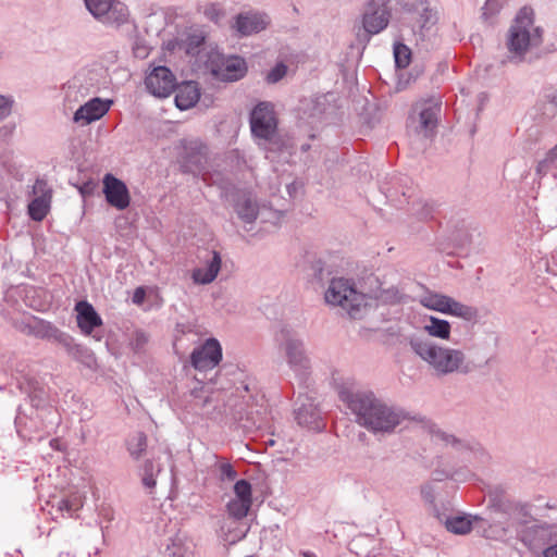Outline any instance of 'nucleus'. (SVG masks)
<instances>
[{"label":"nucleus","instance_id":"1","mask_svg":"<svg viewBox=\"0 0 557 557\" xmlns=\"http://www.w3.org/2000/svg\"><path fill=\"white\" fill-rule=\"evenodd\" d=\"M339 398L357 416L361 425L374 432H389L399 423V416L372 394H352L342 389Z\"/></svg>","mask_w":557,"mask_h":557},{"label":"nucleus","instance_id":"2","mask_svg":"<svg viewBox=\"0 0 557 557\" xmlns=\"http://www.w3.org/2000/svg\"><path fill=\"white\" fill-rule=\"evenodd\" d=\"M13 326L21 333L38 339H46L61 345L70 356L75 358L83 355L85 348L76 344L67 333L58 329L54 324L35 315H25L13 320Z\"/></svg>","mask_w":557,"mask_h":557},{"label":"nucleus","instance_id":"3","mask_svg":"<svg viewBox=\"0 0 557 557\" xmlns=\"http://www.w3.org/2000/svg\"><path fill=\"white\" fill-rule=\"evenodd\" d=\"M533 10L523 7L517 14L508 34L507 46L516 57H523L531 46L542 42V30L533 25Z\"/></svg>","mask_w":557,"mask_h":557},{"label":"nucleus","instance_id":"4","mask_svg":"<svg viewBox=\"0 0 557 557\" xmlns=\"http://www.w3.org/2000/svg\"><path fill=\"white\" fill-rule=\"evenodd\" d=\"M510 528H513L521 542L532 552L542 549L552 539V533L557 529L554 527L537 525L531 522V515L527 505L516 507L510 513Z\"/></svg>","mask_w":557,"mask_h":557},{"label":"nucleus","instance_id":"5","mask_svg":"<svg viewBox=\"0 0 557 557\" xmlns=\"http://www.w3.org/2000/svg\"><path fill=\"white\" fill-rule=\"evenodd\" d=\"M411 346L437 373H453L462 368L465 355L460 350L441 347L429 341H412Z\"/></svg>","mask_w":557,"mask_h":557},{"label":"nucleus","instance_id":"6","mask_svg":"<svg viewBox=\"0 0 557 557\" xmlns=\"http://www.w3.org/2000/svg\"><path fill=\"white\" fill-rule=\"evenodd\" d=\"M236 498L226 505L227 515L222 521L220 536L225 546H231L244 539L242 529L244 519V479L236 481L234 485Z\"/></svg>","mask_w":557,"mask_h":557},{"label":"nucleus","instance_id":"7","mask_svg":"<svg viewBox=\"0 0 557 557\" xmlns=\"http://www.w3.org/2000/svg\"><path fill=\"white\" fill-rule=\"evenodd\" d=\"M325 301L343 308L351 318H357L366 307V296L345 278L331 281L325 292Z\"/></svg>","mask_w":557,"mask_h":557},{"label":"nucleus","instance_id":"8","mask_svg":"<svg viewBox=\"0 0 557 557\" xmlns=\"http://www.w3.org/2000/svg\"><path fill=\"white\" fill-rule=\"evenodd\" d=\"M277 123L271 102H260L250 114L251 134L258 140L272 141L276 135Z\"/></svg>","mask_w":557,"mask_h":557},{"label":"nucleus","instance_id":"9","mask_svg":"<svg viewBox=\"0 0 557 557\" xmlns=\"http://www.w3.org/2000/svg\"><path fill=\"white\" fill-rule=\"evenodd\" d=\"M206 67L212 76L223 82L242 77V60L235 55H225L216 49L208 53Z\"/></svg>","mask_w":557,"mask_h":557},{"label":"nucleus","instance_id":"10","mask_svg":"<svg viewBox=\"0 0 557 557\" xmlns=\"http://www.w3.org/2000/svg\"><path fill=\"white\" fill-rule=\"evenodd\" d=\"M89 13L103 24L121 25L127 21L128 9L120 0H84Z\"/></svg>","mask_w":557,"mask_h":557},{"label":"nucleus","instance_id":"11","mask_svg":"<svg viewBox=\"0 0 557 557\" xmlns=\"http://www.w3.org/2000/svg\"><path fill=\"white\" fill-rule=\"evenodd\" d=\"M222 360V347L218 339L211 337L194 348L190 354V363L198 371H209Z\"/></svg>","mask_w":557,"mask_h":557},{"label":"nucleus","instance_id":"12","mask_svg":"<svg viewBox=\"0 0 557 557\" xmlns=\"http://www.w3.org/2000/svg\"><path fill=\"white\" fill-rule=\"evenodd\" d=\"M33 200L28 203V215L36 222L42 221L50 211L52 189L47 181L37 178L33 185Z\"/></svg>","mask_w":557,"mask_h":557},{"label":"nucleus","instance_id":"13","mask_svg":"<svg viewBox=\"0 0 557 557\" xmlns=\"http://www.w3.org/2000/svg\"><path fill=\"white\" fill-rule=\"evenodd\" d=\"M391 12L387 2H377L374 0L366 4L362 15V26L370 35L382 32L388 25Z\"/></svg>","mask_w":557,"mask_h":557},{"label":"nucleus","instance_id":"14","mask_svg":"<svg viewBox=\"0 0 557 557\" xmlns=\"http://www.w3.org/2000/svg\"><path fill=\"white\" fill-rule=\"evenodd\" d=\"M145 84L153 96L165 98L175 90L176 79L170 69L157 66L147 75Z\"/></svg>","mask_w":557,"mask_h":557},{"label":"nucleus","instance_id":"15","mask_svg":"<svg viewBox=\"0 0 557 557\" xmlns=\"http://www.w3.org/2000/svg\"><path fill=\"white\" fill-rule=\"evenodd\" d=\"M103 194L107 202L117 210H124L129 206L131 197L126 184L108 173L103 177Z\"/></svg>","mask_w":557,"mask_h":557},{"label":"nucleus","instance_id":"16","mask_svg":"<svg viewBox=\"0 0 557 557\" xmlns=\"http://www.w3.org/2000/svg\"><path fill=\"white\" fill-rule=\"evenodd\" d=\"M110 103L111 101H103L95 97L75 111L73 121L82 125L90 124L101 119L109 111Z\"/></svg>","mask_w":557,"mask_h":557},{"label":"nucleus","instance_id":"17","mask_svg":"<svg viewBox=\"0 0 557 557\" xmlns=\"http://www.w3.org/2000/svg\"><path fill=\"white\" fill-rule=\"evenodd\" d=\"M185 151L184 170L191 173L202 172L208 161V147L200 141H190Z\"/></svg>","mask_w":557,"mask_h":557},{"label":"nucleus","instance_id":"18","mask_svg":"<svg viewBox=\"0 0 557 557\" xmlns=\"http://www.w3.org/2000/svg\"><path fill=\"white\" fill-rule=\"evenodd\" d=\"M75 310L77 312V325L84 334L91 335L95 329L102 325L101 317L88 301H78Z\"/></svg>","mask_w":557,"mask_h":557},{"label":"nucleus","instance_id":"19","mask_svg":"<svg viewBox=\"0 0 557 557\" xmlns=\"http://www.w3.org/2000/svg\"><path fill=\"white\" fill-rule=\"evenodd\" d=\"M163 471V466L156 459H146L137 470L138 476L146 493L153 496L157 487V478Z\"/></svg>","mask_w":557,"mask_h":557},{"label":"nucleus","instance_id":"20","mask_svg":"<svg viewBox=\"0 0 557 557\" xmlns=\"http://www.w3.org/2000/svg\"><path fill=\"white\" fill-rule=\"evenodd\" d=\"M175 104L180 110L193 108L200 98V89L195 82H185L175 87Z\"/></svg>","mask_w":557,"mask_h":557},{"label":"nucleus","instance_id":"21","mask_svg":"<svg viewBox=\"0 0 557 557\" xmlns=\"http://www.w3.org/2000/svg\"><path fill=\"white\" fill-rule=\"evenodd\" d=\"M88 74L90 75L89 78H87L85 74L79 73L71 82H69L67 86L65 87V97L67 99L74 98V100H77V94L84 98L98 91V86L92 83V73Z\"/></svg>","mask_w":557,"mask_h":557},{"label":"nucleus","instance_id":"22","mask_svg":"<svg viewBox=\"0 0 557 557\" xmlns=\"http://www.w3.org/2000/svg\"><path fill=\"white\" fill-rule=\"evenodd\" d=\"M165 553L169 557H194V543L184 534L177 533L169 539Z\"/></svg>","mask_w":557,"mask_h":557},{"label":"nucleus","instance_id":"23","mask_svg":"<svg viewBox=\"0 0 557 557\" xmlns=\"http://www.w3.org/2000/svg\"><path fill=\"white\" fill-rule=\"evenodd\" d=\"M221 269V257L216 251H212V257L206 268H197L193 271V280L197 284H209L218 275Z\"/></svg>","mask_w":557,"mask_h":557},{"label":"nucleus","instance_id":"24","mask_svg":"<svg viewBox=\"0 0 557 557\" xmlns=\"http://www.w3.org/2000/svg\"><path fill=\"white\" fill-rule=\"evenodd\" d=\"M423 330L432 337L447 341L450 337L451 326L450 323L446 320L429 317L426 323L423 326Z\"/></svg>","mask_w":557,"mask_h":557},{"label":"nucleus","instance_id":"25","mask_svg":"<svg viewBox=\"0 0 557 557\" xmlns=\"http://www.w3.org/2000/svg\"><path fill=\"white\" fill-rule=\"evenodd\" d=\"M270 25V17L268 14L250 11L246 13V36L258 34L264 30Z\"/></svg>","mask_w":557,"mask_h":557},{"label":"nucleus","instance_id":"26","mask_svg":"<svg viewBox=\"0 0 557 557\" xmlns=\"http://www.w3.org/2000/svg\"><path fill=\"white\" fill-rule=\"evenodd\" d=\"M148 447V437L144 432H136L126 442V448L134 460H139Z\"/></svg>","mask_w":557,"mask_h":557},{"label":"nucleus","instance_id":"27","mask_svg":"<svg viewBox=\"0 0 557 557\" xmlns=\"http://www.w3.org/2000/svg\"><path fill=\"white\" fill-rule=\"evenodd\" d=\"M449 299V296L437 293H430L421 297L420 304L430 310L438 311L445 314L447 312Z\"/></svg>","mask_w":557,"mask_h":557},{"label":"nucleus","instance_id":"28","mask_svg":"<svg viewBox=\"0 0 557 557\" xmlns=\"http://www.w3.org/2000/svg\"><path fill=\"white\" fill-rule=\"evenodd\" d=\"M445 314L454 315L466 321H471L476 318L478 310L474 307L461 304L450 297Z\"/></svg>","mask_w":557,"mask_h":557},{"label":"nucleus","instance_id":"29","mask_svg":"<svg viewBox=\"0 0 557 557\" xmlns=\"http://www.w3.org/2000/svg\"><path fill=\"white\" fill-rule=\"evenodd\" d=\"M436 108H425L420 112V132L423 133L424 137H428L432 134L433 129L436 126L437 122V112Z\"/></svg>","mask_w":557,"mask_h":557},{"label":"nucleus","instance_id":"30","mask_svg":"<svg viewBox=\"0 0 557 557\" xmlns=\"http://www.w3.org/2000/svg\"><path fill=\"white\" fill-rule=\"evenodd\" d=\"M446 528L455 534H467L472 530V521L467 517H454L447 519Z\"/></svg>","mask_w":557,"mask_h":557},{"label":"nucleus","instance_id":"31","mask_svg":"<svg viewBox=\"0 0 557 557\" xmlns=\"http://www.w3.org/2000/svg\"><path fill=\"white\" fill-rule=\"evenodd\" d=\"M300 346L298 341L289 339L286 344V354L290 364L305 367L306 358L302 356Z\"/></svg>","mask_w":557,"mask_h":557},{"label":"nucleus","instance_id":"32","mask_svg":"<svg viewBox=\"0 0 557 557\" xmlns=\"http://www.w3.org/2000/svg\"><path fill=\"white\" fill-rule=\"evenodd\" d=\"M203 15L212 23L221 25L226 17V11L222 4L213 2L203 8Z\"/></svg>","mask_w":557,"mask_h":557},{"label":"nucleus","instance_id":"33","mask_svg":"<svg viewBox=\"0 0 557 557\" xmlns=\"http://www.w3.org/2000/svg\"><path fill=\"white\" fill-rule=\"evenodd\" d=\"M395 63L398 67L405 69L411 60V51L404 44H396L394 47Z\"/></svg>","mask_w":557,"mask_h":557},{"label":"nucleus","instance_id":"34","mask_svg":"<svg viewBox=\"0 0 557 557\" xmlns=\"http://www.w3.org/2000/svg\"><path fill=\"white\" fill-rule=\"evenodd\" d=\"M205 37L201 34H191L185 40V50L187 54L196 55L199 48L203 45Z\"/></svg>","mask_w":557,"mask_h":557},{"label":"nucleus","instance_id":"35","mask_svg":"<svg viewBox=\"0 0 557 557\" xmlns=\"http://www.w3.org/2000/svg\"><path fill=\"white\" fill-rule=\"evenodd\" d=\"M287 74V65L283 62H278L265 76V81L269 84H275L280 82Z\"/></svg>","mask_w":557,"mask_h":557},{"label":"nucleus","instance_id":"36","mask_svg":"<svg viewBox=\"0 0 557 557\" xmlns=\"http://www.w3.org/2000/svg\"><path fill=\"white\" fill-rule=\"evenodd\" d=\"M314 412H309L305 406H301L296 410V419L300 425L310 426L314 422Z\"/></svg>","mask_w":557,"mask_h":557},{"label":"nucleus","instance_id":"37","mask_svg":"<svg viewBox=\"0 0 557 557\" xmlns=\"http://www.w3.org/2000/svg\"><path fill=\"white\" fill-rule=\"evenodd\" d=\"M549 165H557V145L552 148L545 159L537 164V173H543Z\"/></svg>","mask_w":557,"mask_h":557},{"label":"nucleus","instance_id":"38","mask_svg":"<svg viewBox=\"0 0 557 557\" xmlns=\"http://www.w3.org/2000/svg\"><path fill=\"white\" fill-rule=\"evenodd\" d=\"M148 343V335L143 331H136L132 338L131 345L134 351L140 352Z\"/></svg>","mask_w":557,"mask_h":557},{"label":"nucleus","instance_id":"39","mask_svg":"<svg viewBox=\"0 0 557 557\" xmlns=\"http://www.w3.org/2000/svg\"><path fill=\"white\" fill-rule=\"evenodd\" d=\"M14 100L11 96L0 95V121L8 117L12 112Z\"/></svg>","mask_w":557,"mask_h":557},{"label":"nucleus","instance_id":"40","mask_svg":"<svg viewBox=\"0 0 557 557\" xmlns=\"http://www.w3.org/2000/svg\"><path fill=\"white\" fill-rule=\"evenodd\" d=\"M419 5L421 7V10L423 14L421 15L422 22L421 27L424 28L429 23H434L436 20L435 13L426 5L425 2L420 1Z\"/></svg>","mask_w":557,"mask_h":557},{"label":"nucleus","instance_id":"41","mask_svg":"<svg viewBox=\"0 0 557 557\" xmlns=\"http://www.w3.org/2000/svg\"><path fill=\"white\" fill-rule=\"evenodd\" d=\"M237 476V472L233 468V466L228 462H223L220 465V479L222 481L228 480L233 481Z\"/></svg>","mask_w":557,"mask_h":557},{"label":"nucleus","instance_id":"42","mask_svg":"<svg viewBox=\"0 0 557 557\" xmlns=\"http://www.w3.org/2000/svg\"><path fill=\"white\" fill-rule=\"evenodd\" d=\"M58 508L61 511H66L72 516V512L77 511L79 504L76 499H61L58 504Z\"/></svg>","mask_w":557,"mask_h":557},{"label":"nucleus","instance_id":"43","mask_svg":"<svg viewBox=\"0 0 557 557\" xmlns=\"http://www.w3.org/2000/svg\"><path fill=\"white\" fill-rule=\"evenodd\" d=\"M550 545L543 550L544 557H557V529L552 533Z\"/></svg>","mask_w":557,"mask_h":557},{"label":"nucleus","instance_id":"44","mask_svg":"<svg viewBox=\"0 0 557 557\" xmlns=\"http://www.w3.org/2000/svg\"><path fill=\"white\" fill-rule=\"evenodd\" d=\"M232 28L237 33L238 37L244 36V13H238L235 16V23L232 25Z\"/></svg>","mask_w":557,"mask_h":557},{"label":"nucleus","instance_id":"45","mask_svg":"<svg viewBox=\"0 0 557 557\" xmlns=\"http://www.w3.org/2000/svg\"><path fill=\"white\" fill-rule=\"evenodd\" d=\"M14 131V125L12 124H5L0 126V140H4L9 138Z\"/></svg>","mask_w":557,"mask_h":557},{"label":"nucleus","instance_id":"46","mask_svg":"<svg viewBox=\"0 0 557 557\" xmlns=\"http://www.w3.org/2000/svg\"><path fill=\"white\" fill-rule=\"evenodd\" d=\"M246 222H251L257 216L256 208L246 201Z\"/></svg>","mask_w":557,"mask_h":557},{"label":"nucleus","instance_id":"47","mask_svg":"<svg viewBox=\"0 0 557 557\" xmlns=\"http://www.w3.org/2000/svg\"><path fill=\"white\" fill-rule=\"evenodd\" d=\"M246 488V513L248 512L249 505L251 503V486L248 482H246L245 485Z\"/></svg>","mask_w":557,"mask_h":557},{"label":"nucleus","instance_id":"48","mask_svg":"<svg viewBox=\"0 0 557 557\" xmlns=\"http://www.w3.org/2000/svg\"><path fill=\"white\" fill-rule=\"evenodd\" d=\"M92 188H94V184H92V183H86V184H84V185L79 188V191H81V194H82L83 196H86V195L91 194Z\"/></svg>","mask_w":557,"mask_h":557},{"label":"nucleus","instance_id":"49","mask_svg":"<svg viewBox=\"0 0 557 557\" xmlns=\"http://www.w3.org/2000/svg\"><path fill=\"white\" fill-rule=\"evenodd\" d=\"M144 296V290L141 288H137L134 294V302H140Z\"/></svg>","mask_w":557,"mask_h":557},{"label":"nucleus","instance_id":"50","mask_svg":"<svg viewBox=\"0 0 557 557\" xmlns=\"http://www.w3.org/2000/svg\"><path fill=\"white\" fill-rule=\"evenodd\" d=\"M236 212L239 219H244V208L240 206L236 207Z\"/></svg>","mask_w":557,"mask_h":557},{"label":"nucleus","instance_id":"51","mask_svg":"<svg viewBox=\"0 0 557 557\" xmlns=\"http://www.w3.org/2000/svg\"><path fill=\"white\" fill-rule=\"evenodd\" d=\"M92 337H94L97 342H100V341L102 339V336H101V335H99L98 333H95V334L92 335Z\"/></svg>","mask_w":557,"mask_h":557},{"label":"nucleus","instance_id":"52","mask_svg":"<svg viewBox=\"0 0 557 557\" xmlns=\"http://www.w3.org/2000/svg\"><path fill=\"white\" fill-rule=\"evenodd\" d=\"M494 2H495V0H488V1L486 2V7H491V5H493V4H494Z\"/></svg>","mask_w":557,"mask_h":557},{"label":"nucleus","instance_id":"53","mask_svg":"<svg viewBox=\"0 0 557 557\" xmlns=\"http://www.w3.org/2000/svg\"><path fill=\"white\" fill-rule=\"evenodd\" d=\"M304 557H315V556L311 553H304Z\"/></svg>","mask_w":557,"mask_h":557}]
</instances>
